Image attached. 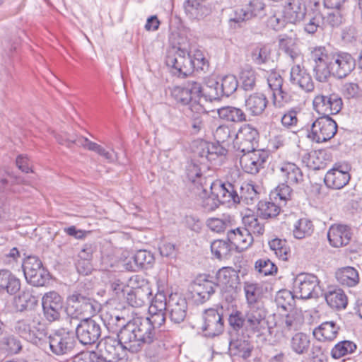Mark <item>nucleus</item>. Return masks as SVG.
<instances>
[{
  "mask_svg": "<svg viewBox=\"0 0 362 362\" xmlns=\"http://www.w3.org/2000/svg\"><path fill=\"white\" fill-rule=\"evenodd\" d=\"M42 305L44 315L48 321L54 322L60 318L63 298L57 292L49 291L45 293L42 298Z\"/></svg>",
  "mask_w": 362,
  "mask_h": 362,
  "instance_id": "obj_17",
  "label": "nucleus"
},
{
  "mask_svg": "<svg viewBox=\"0 0 362 362\" xmlns=\"http://www.w3.org/2000/svg\"><path fill=\"white\" fill-rule=\"evenodd\" d=\"M269 100L267 96L262 93H255L250 95L245 101L246 110L252 116L262 115L267 107Z\"/></svg>",
  "mask_w": 362,
  "mask_h": 362,
  "instance_id": "obj_29",
  "label": "nucleus"
},
{
  "mask_svg": "<svg viewBox=\"0 0 362 362\" xmlns=\"http://www.w3.org/2000/svg\"><path fill=\"white\" fill-rule=\"evenodd\" d=\"M206 226L213 232L221 233L226 230L232 229L234 219L229 214H222L220 217L209 218L206 221Z\"/></svg>",
  "mask_w": 362,
  "mask_h": 362,
  "instance_id": "obj_34",
  "label": "nucleus"
},
{
  "mask_svg": "<svg viewBox=\"0 0 362 362\" xmlns=\"http://www.w3.org/2000/svg\"><path fill=\"white\" fill-rule=\"evenodd\" d=\"M90 151L97 153L109 163H115L118 160L117 153L112 147H109V149H106L102 146L94 142V144H91Z\"/></svg>",
  "mask_w": 362,
  "mask_h": 362,
  "instance_id": "obj_58",
  "label": "nucleus"
},
{
  "mask_svg": "<svg viewBox=\"0 0 362 362\" xmlns=\"http://www.w3.org/2000/svg\"><path fill=\"white\" fill-rule=\"evenodd\" d=\"M189 58L192 66V72L194 70H204V66L207 65L203 52L199 49H188Z\"/></svg>",
  "mask_w": 362,
  "mask_h": 362,
  "instance_id": "obj_60",
  "label": "nucleus"
},
{
  "mask_svg": "<svg viewBox=\"0 0 362 362\" xmlns=\"http://www.w3.org/2000/svg\"><path fill=\"white\" fill-rule=\"evenodd\" d=\"M191 114L189 115L190 120V126L192 127V133H199L204 127V117H206V113L204 110L203 106L200 104L192 105Z\"/></svg>",
  "mask_w": 362,
  "mask_h": 362,
  "instance_id": "obj_37",
  "label": "nucleus"
},
{
  "mask_svg": "<svg viewBox=\"0 0 362 362\" xmlns=\"http://www.w3.org/2000/svg\"><path fill=\"white\" fill-rule=\"evenodd\" d=\"M339 329L340 327L335 322L326 321L315 327L313 334L317 341L330 342L337 338Z\"/></svg>",
  "mask_w": 362,
  "mask_h": 362,
  "instance_id": "obj_27",
  "label": "nucleus"
},
{
  "mask_svg": "<svg viewBox=\"0 0 362 362\" xmlns=\"http://www.w3.org/2000/svg\"><path fill=\"white\" fill-rule=\"evenodd\" d=\"M148 324L140 317H134L126 322L117 333L126 350L131 353L141 351L146 344H151L153 340V335L148 332Z\"/></svg>",
  "mask_w": 362,
  "mask_h": 362,
  "instance_id": "obj_1",
  "label": "nucleus"
},
{
  "mask_svg": "<svg viewBox=\"0 0 362 362\" xmlns=\"http://www.w3.org/2000/svg\"><path fill=\"white\" fill-rule=\"evenodd\" d=\"M233 247L227 240H215L211 243L212 255L218 259H227L231 256Z\"/></svg>",
  "mask_w": 362,
  "mask_h": 362,
  "instance_id": "obj_43",
  "label": "nucleus"
},
{
  "mask_svg": "<svg viewBox=\"0 0 362 362\" xmlns=\"http://www.w3.org/2000/svg\"><path fill=\"white\" fill-rule=\"evenodd\" d=\"M278 175L281 182L293 187L300 185L304 181L301 169L294 163L285 162L280 165Z\"/></svg>",
  "mask_w": 362,
  "mask_h": 362,
  "instance_id": "obj_23",
  "label": "nucleus"
},
{
  "mask_svg": "<svg viewBox=\"0 0 362 362\" xmlns=\"http://www.w3.org/2000/svg\"><path fill=\"white\" fill-rule=\"evenodd\" d=\"M206 185L211 190L216 192V196L219 197L221 203H239L238 193L237 192V189L240 187L238 183L221 182V181H214V179H213V180H208Z\"/></svg>",
  "mask_w": 362,
  "mask_h": 362,
  "instance_id": "obj_16",
  "label": "nucleus"
},
{
  "mask_svg": "<svg viewBox=\"0 0 362 362\" xmlns=\"http://www.w3.org/2000/svg\"><path fill=\"white\" fill-rule=\"evenodd\" d=\"M275 302L279 308L287 310L294 305V296L288 290H281L276 295Z\"/></svg>",
  "mask_w": 362,
  "mask_h": 362,
  "instance_id": "obj_56",
  "label": "nucleus"
},
{
  "mask_svg": "<svg viewBox=\"0 0 362 362\" xmlns=\"http://www.w3.org/2000/svg\"><path fill=\"white\" fill-rule=\"evenodd\" d=\"M165 64L171 69L172 73L179 77H185L192 73V66L187 47L180 45L168 49Z\"/></svg>",
  "mask_w": 362,
  "mask_h": 362,
  "instance_id": "obj_5",
  "label": "nucleus"
},
{
  "mask_svg": "<svg viewBox=\"0 0 362 362\" xmlns=\"http://www.w3.org/2000/svg\"><path fill=\"white\" fill-rule=\"evenodd\" d=\"M356 349V345L351 341L344 340L337 343L331 351V356L339 359L346 354L353 353Z\"/></svg>",
  "mask_w": 362,
  "mask_h": 362,
  "instance_id": "obj_53",
  "label": "nucleus"
},
{
  "mask_svg": "<svg viewBox=\"0 0 362 362\" xmlns=\"http://www.w3.org/2000/svg\"><path fill=\"white\" fill-rule=\"evenodd\" d=\"M271 52L272 49L269 45L259 43L251 51L252 61L257 65L264 64L270 60Z\"/></svg>",
  "mask_w": 362,
  "mask_h": 362,
  "instance_id": "obj_44",
  "label": "nucleus"
},
{
  "mask_svg": "<svg viewBox=\"0 0 362 362\" xmlns=\"http://www.w3.org/2000/svg\"><path fill=\"white\" fill-rule=\"evenodd\" d=\"M239 189L238 204L243 203L247 205H252L259 200V192L254 185L243 183L242 185H240Z\"/></svg>",
  "mask_w": 362,
  "mask_h": 362,
  "instance_id": "obj_42",
  "label": "nucleus"
},
{
  "mask_svg": "<svg viewBox=\"0 0 362 362\" xmlns=\"http://www.w3.org/2000/svg\"><path fill=\"white\" fill-rule=\"evenodd\" d=\"M244 292L247 308L256 306L257 304H264L260 300L262 296V287L258 284L245 281L244 283Z\"/></svg>",
  "mask_w": 362,
  "mask_h": 362,
  "instance_id": "obj_38",
  "label": "nucleus"
},
{
  "mask_svg": "<svg viewBox=\"0 0 362 362\" xmlns=\"http://www.w3.org/2000/svg\"><path fill=\"white\" fill-rule=\"evenodd\" d=\"M227 238L232 247L238 252L247 250L254 241L252 234L245 228L230 229L227 233Z\"/></svg>",
  "mask_w": 362,
  "mask_h": 362,
  "instance_id": "obj_25",
  "label": "nucleus"
},
{
  "mask_svg": "<svg viewBox=\"0 0 362 362\" xmlns=\"http://www.w3.org/2000/svg\"><path fill=\"white\" fill-rule=\"evenodd\" d=\"M25 277L34 286H42L49 280V273L36 257H28L22 265Z\"/></svg>",
  "mask_w": 362,
  "mask_h": 362,
  "instance_id": "obj_10",
  "label": "nucleus"
},
{
  "mask_svg": "<svg viewBox=\"0 0 362 362\" xmlns=\"http://www.w3.org/2000/svg\"><path fill=\"white\" fill-rule=\"evenodd\" d=\"M293 291L294 295L301 299L317 298L322 293L318 278L309 273H300L296 276Z\"/></svg>",
  "mask_w": 362,
  "mask_h": 362,
  "instance_id": "obj_7",
  "label": "nucleus"
},
{
  "mask_svg": "<svg viewBox=\"0 0 362 362\" xmlns=\"http://www.w3.org/2000/svg\"><path fill=\"white\" fill-rule=\"evenodd\" d=\"M218 117L227 122L240 123L247 121V115L241 108L225 106L217 110Z\"/></svg>",
  "mask_w": 362,
  "mask_h": 362,
  "instance_id": "obj_35",
  "label": "nucleus"
},
{
  "mask_svg": "<svg viewBox=\"0 0 362 362\" xmlns=\"http://www.w3.org/2000/svg\"><path fill=\"white\" fill-rule=\"evenodd\" d=\"M149 317H140L141 320H145L148 324V332L156 339L155 329L160 328L165 322V311L151 312L148 310Z\"/></svg>",
  "mask_w": 362,
  "mask_h": 362,
  "instance_id": "obj_48",
  "label": "nucleus"
},
{
  "mask_svg": "<svg viewBox=\"0 0 362 362\" xmlns=\"http://www.w3.org/2000/svg\"><path fill=\"white\" fill-rule=\"evenodd\" d=\"M172 95L176 102L181 105H189L191 110L192 105L197 104L191 96L186 86H177L173 89Z\"/></svg>",
  "mask_w": 362,
  "mask_h": 362,
  "instance_id": "obj_51",
  "label": "nucleus"
},
{
  "mask_svg": "<svg viewBox=\"0 0 362 362\" xmlns=\"http://www.w3.org/2000/svg\"><path fill=\"white\" fill-rule=\"evenodd\" d=\"M235 271L230 267H223L220 269L216 274V281L214 282L216 286L228 287L232 286L233 279L235 276Z\"/></svg>",
  "mask_w": 362,
  "mask_h": 362,
  "instance_id": "obj_52",
  "label": "nucleus"
},
{
  "mask_svg": "<svg viewBox=\"0 0 362 362\" xmlns=\"http://www.w3.org/2000/svg\"><path fill=\"white\" fill-rule=\"evenodd\" d=\"M303 323L302 313L297 310L290 311L282 322V332H296L300 329Z\"/></svg>",
  "mask_w": 362,
  "mask_h": 362,
  "instance_id": "obj_39",
  "label": "nucleus"
},
{
  "mask_svg": "<svg viewBox=\"0 0 362 362\" xmlns=\"http://www.w3.org/2000/svg\"><path fill=\"white\" fill-rule=\"evenodd\" d=\"M70 325L75 327L76 337L82 344H93L101 336V327L93 319L81 320Z\"/></svg>",
  "mask_w": 362,
  "mask_h": 362,
  "instance_id": "obj_11",
  "label": "nucleus"
},
{
  "mask_svg": "<svg viewBox=\"0 0 362 362\" xmlns=\"http://www.w3.org/2000/svg\"><path fill=\"white\" fill-rule=\"evenodd\" d=\"M292 187V185L282 182L271 192L270 199H274L281 206L286 205V202L291 200L293 197Z\"/></svg>",
  "mask_w": 362,
  "mask_h": 362,
  "instance_id": "obj_41",
  "label": "nucleus"
},
{
  "mask_svg": "<svg viewBox=\"0 0 362 362\" xmlns=\"http://www.w3.org/2000/svg\"><path fill=\"white\" fill-rule=\"evenodd\" d=\"M267 313L264 304L247 308L245 312V331L257 337L264 335L269 329Z\"/></svg>",
  "mask_w": 362,
  "mask_h": 362,
  "instance_id": "obj_6",
  "label": "nucleus"
},
{
  "mask_svg": "<svg viewBox=\"0 0 362 362\" xmlns=\"http://www.w3.org/2000/svg\"><path fill=\"white\" fill-rule=\"evenodd\" d=\"M306 11L304 0H287L283 13L288 23H296L304 19Z\"/></svg>",
  "mask_w": 362,
  "mask_h": 362,
  "instance_id": "obj_26",
  "label": "nucleus"
},
{
  "mask_svg": "<svg viewBox=\"0 0 362 362\" xmlns=\"http://www.w3.org/2000/svg\"><path fill=\"white\" fill-rule=\"evenodd\" d=\"M313 104L315 110L322 116L336 115L343 107L341 96L332 90L329 84L325 85L321 92L314 98Z\"/></svg>",
  "mask_w": 362,
  "mask_h": 362,
  "instance_id": "obj_3",
  "label": "nucleus"
},
{
  "mask_svg": "<svg viewBox=\"0 0 362 362\" xmlns=\"http://www.w3.org/2000/svg\"><path fill=\"white\" fill-rule=\"evenodd\" d=\"M329 69V76H334L343 78L350 74L356 66V60L351 54L344 52L332 53Z\"/></svg>",
  "mask_w": 362,
  "mask_h": 362,
  "instance_id": "obj_13",
  "label": "nucleus"
},
{
  "mask_svg": "<svg viewBox=\"0 0 362 362\" xmlns=\"http://www.w3.org/2000/svg\"><path fill=\"white\" fill-rule=\"evenodd\" d=\"M48 342L51 352L57 356L74 354L77 345L74 332L67 328L55 330L49 336Z\"/></svg>",
  "mask_w": 362,
  "mask_h": 362,
  "instance_id": "obj_4",
  "label": "nucleus"
},
{
  "mask_svg": "<svg viewBox=\"0 0 362 362\" xmlns=\"http://www.w3.org/2000/svg\"><path fill=\"white\" fill-rule=\"evenodd\" d=\"M351 169L348 163H337L325 175V185L332 189H339L346 186L350 179L349 172Z\"/></svg>",
  "mask_w": 362,
  "mask_h": 362,
  "instance_id": "obj_14",
  "label": "nucleus"
},
{
  "mask_svg": "<svg viewBox=\"0 0 362 362\" xmlns=\"http://www.w3.org/2000/svg\"><path fill=\"white\" fill-rule=\"evenodd\" d=\"M337 132V122L330 116H322L312 124L308 137L316 143H322L333 138Z\"/></svg>",
  "mask_w": 362,
  "mask_h": 362,
  "instance_id": "obj_8",
  "label": "nucleus"
},
{
  "mask_svg": "<svg viewBox=\"0 0 362 362\" xmlns=\"http://www.w3.org/2000/svg\"><path fill=\"white\" fill-rule=\"evenodd\" d=\"M37 303V300L35 297L30 293H24L16 299L15 305L18 311L23 312L28 310L29 308L35 305Z\"/></svg>",
  "mask_w": 362,
  "mask_h": 362,
  "instance_id": "obj_64",
  "label": "nucleus"
},
{
  "mask_svg": "<svg viewBox=\"0 0 362 362\" xmlns=\"http://www.w3.org/2000/svg\"><path fill=\"white\" fill-rule=\"evenodd\" d=\"M259 137L258 131L250 124H245L235 134L234 147L240 152L255 150Z\"/></svg>",
  "mask_w": 362,
  "mask_h": 362,
  "instance_id": "obj_15",
  "label": "nucleus"
},
{
  "mask_svg": "<svg viewBox=\"0 0 362 362\" xmlns=\"http://www.w3.org/2000/svg\"><path fill=\"white\" fill-rule=\"evenodd\" d=\"M216 284L208 279H197L194 282V292L199 297V300L203 303L207 300L215 292Z\"/></svg>",
  "mask_w": 362,
  "mask_h": 362,
  "instance_id": "obj_40",
  "label": "nucleus"
},
{
  "mask_svg": "<svg viewBox=\"0 0 362 362\" xmlns=\"http://www.w3.org/2000/svg\"><path fill=\"white\" fill-rule=\"evenodd\" d=\"M196 159L189 162L186 166V175L192 182L191 189H197L198 187L208 188L206 183L208 180H213L214 177L210 175H206L203 170L206 168L204 163H198Z\"/></svg>",
  "mask_w": 362,
  "mask_h": 362,
  "instance_id": "obj_18",
  "label": "nucleus"
},
{
  "mask_svg": "<svg viewBox=\"0 0 362 362\" xmlns=\"http://www.w3.org/2000/svg\"><path fill=\"white\" fill-rule=\"evenodd\" d=\"M240 158V165L244 172L256 175L261 169L264 168L269 154L263 149H255L246 152Z\"/></svg>",
  "mask_w": 362,
  "mask_h": 362,
  "instance_id": "obj_12",
  "label": "nucleus"
},
{
  "mask_svg": "<svg viewBox=\"0 0 362 362\" xmlns=\"http://www.w3.org/2000/svg\"><path fill=\"white\" fill-rule=\"evenodd\" d=\"M151 294V291L146 292L140 289L130 290L127 294L126 300L132 307L141 308L149 300Z\"/></svg>",
  "mask_w": 362,
  "mask_h": 362,
  "instance_id": "obj_49",
  "label": "nucleus"
},
{
  "mask_svg": "<svg viewBox=\"0 0 362 362\" xmlns=\"http://www.w3.org/2000/svg\"><path fill=\"white\" fill-rule=\"evenodd\" d=\"M169 318L175 324L183 322L187 315V303L185 298L177 293L171 294L168 300Z\"/></svg>",
  "mask_w": 362,
  "mask_h": 362,
  "instance_id": "obj_21",
  "label": "nucleus"
},
{
  "mask_svg": "<svg viewBox=\"0 0 362 362\" xmlns=\"http://www.w3.org/2000/svg\"><path fill=\"white\" fill-rule=\"evenodd\" d=\"M245 228L248 230V232L253 233L257 235H262L264 233V224L260 223L258 218L255 215H247L243 218Z\"/></svg>",
  "mask_w": 362,
  "mask_h": 362,
  "instance_id": "obj_57",
  "label": "nucleus"
},
{
  "mask_svg": "<svg viewBox=\"0 0 362 362\" xmlns=\"http://www.w3.org/2000/svg\"><path fill=\"white\" fill-rule=\"evenodd\" d=\"M202 329L208 337H214L221 334L224 329L222 315L214 309L206 310Z\"/></svg>",
  "mask_w": 362,
  "mask_h": 362,
  "instance_id": "obj_22",
  "label": "nucleus"
},
{
  "mask_svg": "<svg viewBox=\"0 0 362 362\" xmlns=\"http://www.w3.org/2000/svg\"><path fill=\"white\" fill-rule=\"evenodd\" d=\"M100 354L113 362L122 358L121 353L126 350L119 337L106 336L98 345Z\"/></svg>",
  "mask_w": 362,
  "mask_h": 362,
  "instance_id": "obj_19",
  "label": "nucleus"
},
{
  "mask_svg": "<svg viewBox=\"0 0 362 362\" xmlns=\"http://www.w3.org/2000/svg\"><path fill=\"white\" fill-rule=\"evenodd\" d=\"M15 329L18 334L26 341L37 343V337L35 332L32 329L30 324L27 320H22L16 322Z\"/></svg>",
  "mask_w": 362,
  "mask_h": 362,
  "instance_id": "obj_54",
  "label": "nucleus"
},
{
  "mask_svg": "<svg viewBox=\"0 0 362 362\" xmlns=\"http://www.w3.org/2000/svg\"><path fill=\"white\" fill-rule=\"evenodd\" d=\"M289 80L291 84L298 86L305 92H312L315 88L311 76L300 64H295L291 68Z\"/></svg>",
  "mask_w": 362,
  "mask_h": 362,
  "instance_id": "obj_24",
  "label": "nucleus"
},
{
  "mask_svg": "<svg viewBox=\"0 0 362 362\" xmlns=\"http://www.w3.org/2000/svg\"><path fill=\"white\" fill-rule=\"evenodd\" d=\"M153 253L146 250H139L133 256L134 264L127 263L126 269L136 271L140 269H148L154 262Z\"/></svg>",
  "mask_w": 362,
  "mask_h": 362,
  "instance_id": "obj_31",
  "label": "nucleus"
},
{
  "mask_svg": "<svg viewBox=\"0 0 362 362\" xmlns=\"http://www.w3.org/2000/svg\"><path fill=\"white\" fill-rule=\"evenodd\" d=\"M313 230L314 226L313 222L307 218H302L295 223L293 234L296 239H303L310 236Z\"/></svg>",
  "mask_w": 362,
  "mask_h": 362,
  "instance_id": "obj_46",
  "label": "nucleus"
},
{
  "mask_svg": "<svg viewBox=\"0 0 362 362\" xmlns=\"http://www.w3.org/2000/svg\"><path fill=\"white\" fill-rule=\"evenodd\" d=\"M100 318L110 332L117 333L120 329L126 324V320L120 316L119 311L115 309H108L103 311Z\"/></svg>",
  "mask_w": 362,
  "mask_h": 362,
  "instance_id": "obj_28",
  "label": "nucleus"
},
{
  "mask_svg": "<svg viewBox=\"0 0 362 362\" xmlns=\"http://www.w3.org/2000/svg\"><path fill=\"white\" fill-rule=\"evenodd\" d=\"M193 192L202 200V206L206 211L216 210L221 203L216 192L210 188L198 187L197 189H193Z\"/></svg>",
  "mask_w": 362,
  "mask_h": 362,
  "instance_id": "obj_30",
  "label": "nucleus"
},
{
  "mask_svg": "<svg viewBox=\"0 0 362 362\" xmlns=\"http://www.w3.org/2000/svg\"><path fill=\"white\" fill-rule=\"evenodd\" d=\"M278 202H272L267 200L259 201L257 204V213L260 217L267 219L276 217L279 214L281 207Z\"/></svg>",
  "mask_w": 362,
  "mask_h": 362,
  "instance_id": "obj_45",
  "label": "nucleus"
},
{
  "mask_svg": "<svg viewBox=\"0 0 362 362\" xmlns=\"http://www.w3.org/2000/svg\"><path fill=\"white\" fill-rule=\"evenodd\" d=\"M219 82L222 97H229L236 91L238 87V80L233 75L225 76L221 78Z\"/></svg>",
  "mask_w": 362,
  "mask_h": 362,
  "instance_id": "obj_55",
  "label": "nucleus"
},
{
  "mask_svg": "<svg viewBox=\"0 0 362 362\" xmlns=\"http://www.w3.org/2000/svg\"><path fill=\"white\" fill-rule=\"evenodd\" d=\"M292 100L291 95L283 86L272 92V100L275 107L281 108L286 104L291 103Z\"/></svg>",
  "mask_w": 362,
  "mask_h": 362,
  "instance_id": "obj_61",
  "label": "nucleus"
},
{
  "mask_svg": "<svg viewBox=\"0 0 362 362\" xmlns=\"http://www.w3.org/2000/svg\"><path fill=\"white\" fill-rule=\"evenodd\" d=\"M240 79L245 90H254L256 86V73L253 69L250 68L243 69L240 72Z\"/></svg>",
  "mask_w": 362,
  "mask_h": 362,
  "instance_id": "obj_59",
  "label": "nucleus"
},
{
  "mask_svg": "<svg viewBox=\"0 0 362 362\" xmlns=\"http://www.w3.org/2000/svg\"><path fill=\"white\" fill-rule=\"evenodd\" d=\"M327 304L334 309L341 310L346 308L348 303L347 296L341 288H329L325 295Z\"/></svg>",
  "mask_w": 362,
  "mask_h": 362,
  "instance_id": "obj_36",
  "label": "nucleus"
},
{
  "mask_svg": "<svg viewBox=\"0 0 362 362\" xmlns=\"http://www.w3.org/2000/svg\"><path fill=\"white\" fill-rule=\"evenodd\" d=\"M251 19V15L246 13L245 8H238L234 11L229 19L230 27L236 29L241 27V23Z\"/></svg>",
  "mask_w": 362,
  "mask_h": 362,
  "instance_id": "obj_63",
  "label": "nucleus"
},
{
  "mask_svg": "<svg viewBox=\"0 0 362 362\" xmlns=\"http://www.w3.org/2000/svg\"><path fill=\"white\" fill-rule=\"evenodd\" d=\"M311 341L310 337L303 332L296 333L290 339L289 347L296 355H304L308 353Z\"/></svg>",
  "mask_w": 362,
  "mask_h": 362,
  "instance_id": "obj_33",
  "label": "nucleus"
},
{
  "mask_svg": "<svg viewBox=\"0 0 362 362\" xmlns=\"http://www.w3.org/2000/svg\"><path fill=\"white\" fill-rule=\"evenodd\" d=\"M332 53H329L325 47L320 46L313 49L310 52V60L314 63L313 73L315 79L320 82H325L329 78V69Z\"/></svg>",
  "mask_w": 362,
  "mask_h": 362,
  "instance_id": "obj_9",
  "label": "nucleus"
},
{
  "mask_svg": "<svg viewBox=\"0 0 362 362\" xmlns=\"http://www.w3.org/2000/svg\"><path fill=\"white\" fill-rule=\"evenodd\" d=\"M255 269L263 276L272 275L277 272L276 266L267 257L257 260L255 264Z\"/></svg>",
  "mask_w": 362,
  "mask_h": 362,
  "instance_id": "obj_62",
  "label": "nucleus"
},
{
  "mask_svg": "<svg viewBox=\"0 0 362 362\" xmlns=\"http://www.w3.org/2000/svg\"><path fill=\"white\" fill-rule=\"evenodd\" d=\"M353 231L350 226L344 224H333L327 232V238L333 247H341L349 244Z\"/></svg>",
  "mask_w": 362,
  "mask_h": 362,
  "instance_id": "obj_20",
  "label": "nucleus"
},
{
  "mask_svg": "<svg viewBox=\"0 0 362 362\" xmlns=\"http://www.w3.org/2000/svg\"><path fill=\"white\" fill-rule=\"evenodd\" d=\"M269 245L280 259L286 261L291 256L290 249L285 240L274 238L269 242Z\"/></svg>",
  "mask_w": 362,
  "mask_h": 362,
  "instance_id": "obj_50",
  "label": "nucleus"
},
{
  "mask_svg": "<svg viewBox=\"0 0 362 362\" xmlns=\"http://www.w3.org/2000/svg\"><path fill=\"white\" fill-rule=\"evenodd\" d=\"M100 310V304L98 301L75 291L67 298L66 321L72 325L79 322V318L91 319Z\"/></svg>",
  "mask_w": 362,
  "mask_h": 362,
  "instance_id": "obj_2",
  "label": "nucleus"
},
{
  "mask_svg": "<svg viewBox=\"0 0 362 362\" xmlns=\"http://www.w3.org/2000/svg\"><path fill=\"white\" fill-rule=\"evenodd\" d=\"M339 284L347 287H354L359 283L358 271L352 267H345L337 269L335 273Z\"/></svg>",
  "mask_w": 362,
  "mask_h": 362,
  "instance_id": "obj_32",
  "label": "nucleus"
},
{
  "mask_svg": "<svg viewBox=\"0 0 362 362\" xmlns=\"http://www.w3.org/2000/svg\"><path fill=\"white\" fill-rule=\"evenodd\" d=\"M220 88L219 81L211 77L205 78L204 97L210 101L220 100L222 98Z\"/></svg>",
  "mask_w": 362,
  "mask_h": 362,
  "instance_id": "obj_47",
  "label": "nucleus"
}]
</instances>
